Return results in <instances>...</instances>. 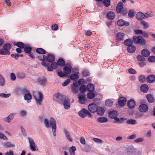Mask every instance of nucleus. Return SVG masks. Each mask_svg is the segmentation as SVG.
Returning <instances> with one entry per match:
<instances>
[{"label": "nucleus", "instance_id": "1", "mask_svg": "<svg viewBox=\"0 0 155 155\" xmlns=\"http://www.w3.org/2000/svg\"><path fill=\"white\" fill-rule=\"evenodd\" d=\"M65 64V62L62 59H60L57 61V63L55 62H52L51 65L49 63H46L45 62H42L41 64L44 67H46L47 70L51 71H53L54 68L56 69L58 65L63 66Z\"/></svg>", "mask_w": 155, "mask_h": 155}, {"label": "nucleus", "instance_id": "2", "mask_svg": "<svg viewBox=\"0 0 155 155\" xmlns=\"http://www.w3.org/2000/svg\"><path fill=\"white\" fill-rule=\"evenodd\" d=\"M44 124L46 127L49 128L51 127L53 132V135L54 137L56 136V122L54 119L51 117L49 122L47 119H45L44 120Z\"/></svg>", "mask_w": 155, "mask_h": 155}, {"label": "nucleus", "instance_id": "3", "mask_svg": "<svg viewBox=\"0 0 155 155\" xmlns=\"http://www.w3.org/2000/svg\"><path fill=\"white\" fill-rule=\"evenodd\" d=\"M33 96L35 99L36 104L38 105H41L43 96L41 92H34L33 93Z\"/></svg>", "mask_w": 155, "mask_h": 155}, {"label": "nucleus", "instance_id": "4", "mask_svg": "<svg viewBox=\"0 0 155 155\" xmlns=\"http://www.w3.org/2000/svg\"><path fill=\"white\" fill-rule=\"evenodd\" d=\"M133 41L136 44L140 45H143L146 44L145 40L141 36L139 35L138 37L134 36L133 38Z\"/></svg>", "mask_w": 155, "mask_h": 155}, {"label": "nucleus", "instance_id": "5", "mask_svg": "<svg viewBox=\"0 0 155 155\" xmlns=\"http://www.w3.org/2000/svg\"><path fill=\"white\" fill-rule=\"evenodd\" d=\"M78 115L82 118H85L87 116L90 118L92 117V116L89 111L85 108H83L79 111Z\"/></svg>", "mask_w": 155, "mask_h": 155}, {"label": "nucleus", "instance_id": "6", "mask_svg": "<svg viewBox=\"0 0 155 155\" xmlns=\"http://www.w3.org/2000/svg\"><path fill=\"white\" fill-rule=\"evenodd\" d=\"M28 140L29 143L30 149L33 151L38 150V147L33 140L30 137H29L28 138Z\"/></svg>", "mask_w": 155, "mask_h": 155}, {"label": "nucleus", "instance_id": "7", "mask_svg": "<svg viewBox=\"0 0 155 155\" xmlns=\"http://www.w3.org/2000/svg\"><path fill=\"white\" fill-rule=\"evenodd\" d=\"M11 45L10 43H7L4 44L3 45V49H2L3 55L9 54L10 52L9 50L11 49Z\"/></svg>", "mask_w": 155, "mask_h": 155}, {"label": "nucleus", "instance_id": "8", "mask_svg": "<svg viewBox=\"0 0 155 155\" xmlns=\"http://www.w3.org/2000/svg\"><path fill=\"white\" fill-rule=\"evenodd\" d=\"M151 16L152 15L150 14H148L146 13V15H145L141 12H138L136 15L137 18L139 20L146 18L148 17Z\"/></svg>", "mask_w": 155, "mask_h": 155}, {"label": "nucleus", "instance_id": "9", "mask_svg": "<svg viewBox=\"0 0 155 155\" xmlns=\"http://www.w3.org/2000/svg\"><path fill=\"white\" fill-rule=\"evenodd\" d=\"M79 102L82 104L85 103L86 101V95L84 93H80L78 95Z\"/></svg>", "mask_w": 155, "mask_h": 155}, {"label": "nucleus", "instance_id": "10", "mask_svg": "<svg viewBox=\"0 0 155 155\" xmlns=\"http://www.w3.org/2000/svg\"><path fill=\"white\" fill-rule=\"evenodd\" d=\"M88 107V109L89 111L93 113L97 112L98 109V107L97 105L94 103L89 104Z\"/></svg>", "mask_w": 155, "mask_h": 155}, {"label": "nucleus", "instance_id": "11", "mask_svg": "<svg viewBox=\"0 0 155 155\" xmlns=\"http://www.w3.org/2000/svg\"><path fill=\"white\" fill-rule=\"evenodd\" d=\"M15 114V113H12L10 114L7 117L4 118L3 120L5 122L8 123H10L13 120Z\"/></svg>", "mask_w": 155, "mask_h": 155}, {"label": "nucleus", "instance_id": "12", "mask_svg": "<svg viewBox=\"0 0 155 155\" xmlns=\"http://www.w3.org/2000/svg\"><path fill=\"white\" fill-rule=\"evenodd\" d=\"M46 82V79L44 77H38L37 79V82L38 84L43 85L45 84Z\"/></svg>", "mask_w": 155, "mask_h": 155}, {"label": "nucleus", "instance_id": "13", "mask_svg": "<svg viewBox=\"0 0 155 155\" xmlns=\"http://www.w3.org/2000/svg\"><path fill=\"white\" fill-rule=\"evenodd\" d=\"M148 109V107L147 105L145 104H141L139 107V110L141 112H147Z\"/></svg>", "mask_w": 155, "mask_h": 155}, {"label": "nucleus", "instance_id": "14", "mask_svg": "<svg viewBox=\"0 0 155 155\" xmlns=\"http://www.w3.org/2000/svg\"><path fill=\"white\" fill-rule=\"evenodd\" d=\"M127 105L129 108L133 109L136 105V102L133 99H131L127 101Z\"/></svg>", "mask_w": 155, "mask_h": 155}, {"label": "nucleus", "instance_id": "15", "mask_svg": "<svg viewBox=\"0 0 155 155\" xmlns=\"http://www.w3.org/2000/svg\"><path fill=\"white\" fill-rule=\"evenodd\" d=\"M63 105L65 109H69L70 106V100L67 99H64L63 101Z\"/></svg>", "mask_w": 155, "mask_h": 155}, {"label": "nucleus", "instance_id": "16", "mask_svg": "<svg viewBox=\"0 0 155 155\" xmlns=\"http://www.w3.org/2000/svg\"><path fill=\"white\" fill-rule=\"evenodd\" d=\"M117 24L119 26H128L129 25V23L128 22L125 21L123 19H120L117 21Z\"/></svg>", "mask_w": 155, "mask_h": 155}, {"label": "nucleus", "instance_id": "17", "mask_svg": "<svg viewBox=\"0 0 155 155\" xmlns=\"http://www.w3.org/2000/svg\"><path fill=\"white\" fill-rule=\"evenodd\" d=\"M71 67L69 65H65L64 67L63 70L65 74H69L71 72Z\"/></svg>", "mask_w": 155, "mask_h": 155}, {"label": "nucleus", "instance_id": "18", "mask_svg": "<svg viewBox=\"0 0 155 155\" xmlns=\"http://www.w3.org/2000/svg\"><path fill=\"white\" fill-rule=\"evenodd\" d=\"M126 101V99L125 97H120L118 101V103L119 105L121 107L124 106L125 104Z\"/></svg>", "mask_w": 155, "mask_h": 155}, {"label": "nucleus", "instance_id": "19", "mask_svg": "<svg viewBox=\"0 0 155 155\" xmlns=\"http://www.w3.org/2000/svg\"><path fill=\"white\" fill-rule=\"evenodd\" d=\"M147 81L150 83L154 82L155 81V75L152 74L148 76Z\"/></svg>", "mask_w": 155, "mask_h": 155}, {"label": "nucleus", "instance_id": "20", "mask_svg": "<svg viewBox=\"0 0 155 155\" xmlns=\"http://www.w3.org/2000/svg\"><path fill=\"white\" fill-rule=\"evenodd\" d=\"M123 3L120 2L118 3L116 7V11L118 13H120L123 8Z\"/></svg>", "mask_w": 155, "mask_h": 155}, {"label": "nucleus", "instance_id": "21", "mask_svg": "<svg viewBox=\"0 0 155 155\" xmlns=\"http://www.w3.org/2000/svg\"><path fill=\"white\" fill-rule=\"evenodd\" d=\"M109 117L111 119H113L114 117L117 116V112L116 110H112L108 112Z\"/></svg>", "mask_w": 155, "mask_h": 155}, {"label": "nucleus", "instance_id": "22", "mask_svg": "<svg viewBox=\"0 0 155 155\" xmlns=\"http://www.w3.org/2000/svg\"><path fill=\"white\" fill-rule=\"evenodd\" d=\"M150 52L148 50L144 49L141 51V54L142 55L145 57H148L150 55Z\"/></svg>", "mask_w": 155, "mask_h": 155}, {"label": "nucleus", "instance_id": "23", "mask_svg": "<svg viewBox=\"0 0 155 155\" xmlns=\"http://www.w3.org/2000/svg\"><path fill=\"white\" fill-rule=\"evenodd\" d=\"M135 152V149L133 146H130L127 148V152L128 154H131Z\"/></svg>", "mask_w": 155, "mask_h": 155}, {"label": "nucleus", "instance_id": "24", "mask_svg": "<svg viewBox=\"0 0 155 155\" xmlns=\"http://www.w3.org/2000/svg\"><path fill=\"white\" fill-rule=\"evenodd\" d=\"M4 147L6 148H14L15 147V143L10 142H8L4 143Z\"/></svg>", "mask_w": 155, "mask_h": 155}, {"label": "nucleus", "instance_id": "25", "mask_svg": "<svg viewBox=\"0 0 155 155\" xmlns=\"http://www.w3.org/2000/svg\"><path fill=\"white\" fill-rule=\"evenodd\" d=\"M55 58L54 55L52 54H49L48 55V62L52 63L54 62Z\"/></svg>", "mask_w": 155, "mask_h": 155}, {"label": "nucleus", "instance_id": "26", "mask_svg": "<svg viewBox=\"0 0 155 155\" xmlns=\"http://www.w3.org/2000/svg\"><path fill=\"white\" fill-rule=\"evenodd\" d=\"M127 51L130 53H133L136 50V47L132 45L128 46L127 49Z\"/></svg>", "mask_w": 155, "mask_h": 155}, {"label": "nucleus", "instance_id": "27", "mask_svg": "<svg viewBox=\"0 0 155 155\" xmlns=\"http://www.w3.org/2000/svg\"><path fill=\"white\" fill-rule=\"evenodd\" d=\"M97 114L100 116H103L105 112L104 109L101 107H98L97 111Z\"/></svg>", "mask_w": 155, "mask_h": 155}, {"label": "nucleus", "instance_id": "28", "mask_svg": "<svg viewBox=\"0 0 155 155\" xmlns=\"http://www.w3.org/2000/svg\"><path fill=\"white\" fill-rule=\"evenodd\" d=\"M141 91L143 93L147 92L148 90V87L147 85L143 84L140 87Z\"/></svg>", "mask_w": 155, "mask_h": 155}, {"label": "nucleus", "instance_id": "29", "mask_svg": "<svg viewBox=\"0 0 155 155\" xmlns=\"http://www.w3.org/2000/svg\"><path fill=\"white\" fill-rule=\"evenodd\" d=\"M133 40L129 38L125 40L124 41V45L127 46L128 47L132 45L133 43Z\"/></svg>", "mask_w": 155, "mask_h": 155}, {"label": "nucleus", "instance_id": "30", "mask_svg": "<svg viewBox=\"0 0 155 155\" xmlns=\"http://www.w3.org/2000/svg\"><path fill=\"white\" fill-rule=\"evenodd\" d=\"M107 16L109 19L111 20L113 19L115 17L114 13L113 12L111 11L107 13Z\"/></svg>", "mask_w": 155, "mask_h": 155}, {"label": "nucleus", "instance_id": "31", "mask_svg": "<svg viewBox=\"0 0 155 155\" xmlns=\"http://www.w3.org/2000/svg\"><path fill=\"white\" fill-rule=\"evenodd\" d=\"M64 131L66 135V137L67 139L70 141L72 142V139L71 138L70 135L68 131L66 129H64Z\"/></svg>", "mask_w": 155, "mask_h": 155}, {"label": "nucleus", "instance_id": "32", "mask_svg": "<svg viewBox=\"0 0 155 155\" xmlns=\"http://www.w3.org/2000/svg\"><path fill=\"white\" fill-rule=\"evenodd\" d=\"M97 121L100 123H103L107 121L108 119L104 117H100L97 118Z\"/></svg>", "mask_w": 155, "mask_h": 155}, {"label": "nucleus", "instance_id": "33", "mask_svg": "<svg viewBox=\"0 0 155 155\" xmlns=\"http://www.w3.org/2000/svg\"><path fill=\"white\" fill-rule=\"evenodd\" d=\"M87 90L89 91L92 92L94 91V87L93 84H90L87 85Z\"/></svg>", "mask_w": 155, "mask_h": 155}, {"label": "nucleus", "instance_id": "34", "mask_svg": "<svg viewBox=\"0 0 155 155\" xmlns=\"http://www.w3.org/2000/svg\"><path fill=\"white\" fill-rule=\"evenodd\" d=\"M5 84V80L4 78L0 74V86L3 87Z\"/></svg>", "mask_w": 155, "mask_h": 155}, {"label": "nucleus", "instance_id": "35", "mask_svg": "<svg viewBox=\"0 0 155 155\" xmlns=\"http://www.w3.org/2000/svg\"><path fill=\"white\" fill-rule=\"evenodd\" d=\"M148 101L150 103H153L154 101V99L152 95L151 94H148L146 96Z\"/></svg>", "mask_w": 155, "mask_h": 155}, {"label": "nucleus", "instance_id": "36", "mask_svg": "<svg viewBox=\"0 0 155 155\" xmlns=\"http://www.w3.org/2000/svg\"><path fill=\"white\" fill-rule=\"evenodd\" d=\"M37 53L41 54H45L46 53V51L43 48H38L36 50Z\"/></svg>", "mask_w": 155, "mask_h": 155}, {"label": "nucleus", "instance_id": "37", "mask_svg": "<svg viewBox=\"0 0 155 155\" xmlns=\"http://www.w3.org/2000/svg\"><path fill=\"white\" fill-rule=\"evenodd\" d=\"M79 78V77L78 74H71L70 76V79L72 80H77Z\"/></svg>", "mask_w": 155, "mask_h": 155}, {"label": "nucleus", "instance_id": "38", "mask_svg": "<svg viewBox=\"0 0 155 155\" xmlns=\"http://www.w3.org/2000/svg\"><path fill=\"white\" fill-rule=\"evenodd\" d=\"M23 48L25 52L27 54H30L32 49L31 47L29 46L24 47Z\"/></svg>", "mask_w": 155, "mask_h": 155}, {"label": "nucleus", "instance_id": "39", "mask_svg": "<svg viewBox=\"0 0 155 155\" xmlns=\"http://www.w3.org/2000/svg\"><path fill=\"white\" fill-rule=\"evenodd\" d=\"M32 98V96L30 94L29 92L28 93V94H25L24 96V99L25 100H27V101H28V100H31Z\"/></svg>", "mask_w": 155, "mask_h": 155}, {"label": "nucleus", "instance_id": "40", "mask_svg": "<svg viewBox=\"0 0 155 155\" xmlns=\"http://www.w3.org/2000/svg\"><path fill=\"white\" fill-rule=\"evenodd\" d=\"M124 36V34L121 32H119L117 34V38L119 40H123Z\"/></svg>", "mask_w": 155, "mask_h": 155}, {"label": "nucleus", "instance_id": "41", "mask_svg": "<svg viewBox=\"0 0 155 155\" xmlns=\"http://www.w3.org/2000/svg\"><path fill=\"white\" fill-rule=\"evenodd\" d=\"M11 95L10 93L5 94L2 93L0 94V97L4 98H6L9 97Z\"/></svg>", "mask_w": 155, "mask_h": 155}, {"label": "nucleus", "instance_id": "42", "mask_svg": "<svg viewBox=\"0 0 155 155\" xmlns=\"http://www.w3.org/2000/svg\"><path fill=\"white\" fill-rule=\"evenodd\" d=\"M135 13L134 11L132 10H129L128 12V15L130 18H133L135 15Z\"/></svg>", "mask_w": 155, "mask_h": 155}, {"label": "nucleus", "instance_id": "43", "mask_svg": "<svg viewBox=\"0 0 155 155\" xmlns=\"http://www.w3.org/2000/svg\"><path fill=\"white\" fill-rule=\"evenodd\" d=\"M91 150V148L90 147L87 145L85 146V147L83 148V150L86 152H88L90 151Z\"/></svg>", "mask_w": 155, "mask_h": 155}, {"label": "nucleus", "instance_id": "44", "mask_svg": "<svg viewBox=\"0 0 155 155\" xmlns=\"http://www.w3.org/2000/svg\"><path fill=\"white\" fill-rule=\"evenodd\" d=\"M16 46L21 48H23L25 47L24 44L21 42H18L17 43Z\"/></svg>", "mask_w": 155, "mask_h": 155}, {"label": "nucleus", "instance_id": "45", "mask_svg": "<svg viewBox=\"0 0 155 155\" xmlns=\"http://www.w3.org/2000/svg\"><path fill=\"white\" fill-rule=\"evenodd\" d=\"M113 104V101L110 100H107L105 101V104L108 107H110Z\"/></svg>", "mask_w": 155, "mask_h": 155}, {"label": "nucleus", "instance_id": "46", "mask_svg": "<svg viewBox=\"0 0 155 155\" xmlns=\"http://www.w3.org/2000/svg\"><path fill=\"white\" fill-rule=\"evenodd\" d=\"M19 90L22 94H24L25 95L29 92V91L25 88L20 89Z\"/></svg>", "mask_w": 155, "mask_h": 155}, {"label": "nucleus", "instance_id": "47", "mask_svg": "<svg viewBox=\"0 0 155 155\" xmlns=\"http://www.w3.org/2000/svg\"><path fill=\"white\" fill-rule=\"evenodd\" d=\"M137 58L138 61H144L145 60V58L143 57V56L140 55H138L137 57Z\"/></svg>", "mask_w": 155, "mask_h": 155}, {"label": "nucleus", "instance_id": "48", "mask_svg": "<svg viewBox=\"0 0 155 155\" xmlns=\"http://www.w3.org/2000/svg\"><path fill=\"white\" fill-rule=\"evenodd\" d=\"M126 123L130 124H134L136 123V121L133 119H129L127 120Z\"/></svg>", "mask_w": 155, "mask_h": 155}, {"label": "nucleus", "instance_id": "49", "mask_svg": "<svg viewBox=\"0 0 155 155\" xmlns=\"http://www.w3.org/2000/svg\"><path fill=\"white\" fill-rule=\"evenodd\" d=\"M17 77L20 79H23L25 78V75L23 73H19L17 74Z\"/></svg>", "mask_w": 155, "mask_h": 155}, {"label": "nucleus", "instance_id": "50", "mask_svg": "<svg viewBox=\"0 0 155 155\" xmlns=\"http://www.w3.org/2000/svg\"><path fill=\"white\" fill-rule=\"evenodd\" d=\"M60 95L59 93L54 94V99L57 102H60V101L58 99V98H60Z\"/></svg>", "mask_w": 155, "mask_h": 155}, {"label": "nucleus", "instance_id": "51", "mask_svg": "<svg viewBox=\"0 0 155 155\" xmlns=\"http://www.w3.org/2000/svg\"><path fill=\"white\" fill-rule=\"evenodd\" d=\"M103 3L106 7H108L110 5V0H104Z\"/></svg>", "mask_w": 155, "mask_h": 155}, {"label": "nucleus", "instance_id": "52", "mask_svg": "<svg viewBox=\"0 0 155 155\" xmlns=\"http://www.w3.org/2000/svg\"><path fill=\"white\" fill-rule=\"evenodd\" d=\"M87 97L90 99H93L95 97V94L93 93H89L87 94Z\"/></svg>", "mask_w": 155, "mask_h": 155}, {"label": "nucleus", "instance_id": "53", "mask_svg": "<svg viewBox=\"0 0 155 155\" xmlns=\"http://www.w3.org/2000/svg\"><path fill=\"white\" fill-rule=\"evenodd\" d=\"M144 139L143 137H140L136 139L134 141V142L135 143H138L143 141Z\"/></svg>", "mask_w": 155, "mask_h": 155}, {"label": "nucleus", "instance_id": "54", "mask_svg": "<svg viewBox=\"0 0 155 155\" xmlns=\"http://www.w3.org/2000/svg\"><path fill=\"white\" fill-rule=\"evenodd\" d=\"M148 60L150 62H155V56H150L148 58Z\"/></svg>", "mask_w": 155, "mask_h": 155}, {"label": "nucleus", "instance_id": "55", "mask_svg": "<svg viewBox=\"0 0 155 155\" xmlns=\"http://www.w3.org/2000/svg\"><path fill=\"white\" fill-rule=\"evenodd\" d=\"M79 90L81 91V93H84L86 91V90L85 86L84 85L81 86L80 87Z\"/></svg>", "mask_w": 155, "mask_h": 155}, {"label": "nucleus", "instance_id": "56", "mask_svg": "<svg viewBox=\"0 0 155 155\" xmlns=\"http://www.w3.org/2000/svg\"><path fill=\"white\" fill-rule=\"evenodd\" d=\"M139 80L140 82H143L145 81V77L143 75H140L139 77Z\"/></svg>", "mask_w": 155, "mask_h": 155}, {"label": "nucleus", "instance_id": "57", "mask_svg": "<svg viewBox=\"0 0 155 155\" xmlns=\"http://www.w3.org/2000/svg\"><path fill=\"white\" fill-rule=\"evenodd\" d=\"M20 128L21 130V132L22 135L25 137L26 136H27V134L26 133V131L25 129L22 126L20 127Z\"/></svg>", "mask_w": 155, "mask_h": 155}, {"label": "nucleus", "instance_id": "58", "mask_svg": "<svg viewBox=\"0 0 155 155\" xmlns=\"http://www.w3.org/2000/svg\"><path fill=\"white\" fill-rule=\"evenodd\" d=\"M82 76L84 77L87 76L89 75L90 73L88 71L84 70L82 72Z\"/></svg>", "mask_w": 155, "mask_h": 155}, {"label": "nucleus", "instance_id": "59", "mask_svg": "<svg viewBox=\"0 0 155 155\" xmlns=\"http://www.w3.org/2000/svg\"><path fill=\"white\" fill-rule=\"evenodd\" d=\"M141 24L145 28H147L149 27L148 23L143 21H141Z\"/></svg>", "mask_w": 155, "mask_h": 155}, {"label": "nucleus", "instance_id": "60", "mask_svg": "<svg viewBox=\"0 0 155 155\" xmlns=\"http://www.w3.org/2000/svg\"><path fill=\"white\" fill-rule=\"evenodd\" d=\"M58 75L61 77L63 78L66 76V74L61 71L58 72Z\"/></svg>", "mask_w": 155, "mask_h": 155}, {"label": "nucleus", "instance_id": "61", "mask_svg": "<svg viewBox=\"0 0 155 155\" xmlns=\"http://www.w3.org/2000/svg\"><path fill=\"white\" fill-rule=\"evenodd\" d=\"M70 80L69 79H67L62 84V86H65L68 85L70 83Z\"/></svg>", "mask_w": 155, "mask_h": 155}, {"label": "nucleus", "instance_id": "62", "mask_svg": "<svg viewBox=\"0 0 155 155\" xmlns=\"http://www.w3.org/2000/svg\"><path fill=\"white\" fill-rule=\"evenodd\" d=\"M0 139L6 140H8L7 137L1 133H0Z\"/></svg>", "mask_w": 155, "mask_h": 155}, {"label": "nucleus", "instance_id": "63", "mask_svg": "<svg viewBox=\"0 0 155 155\" xmlns=\"http://www.w3.org/2000/svg\"><path fill=\"white\" fill-rule=\"evenodd\" d=\"M11 79L12 81L15 80L16 77L15 74L13 73H12L10 74Z\"/></svg>", "mask_w": 155, "mask_h": 155}, {"label": "nucleus", "instance_id": "64", "mask_svg": "<svg viewBox=\"0 0 155 155\" xmlns=\"http://www.w3.org/2000/svg\"><path fill=\"white\" fill-rule=\"evenodd\" d=\"M11 56L12 58H14L15 59L17 60L19 57V54H11Z\"/></svg>", "mask_w": 155, "mask_h": 155}]
</instances>
